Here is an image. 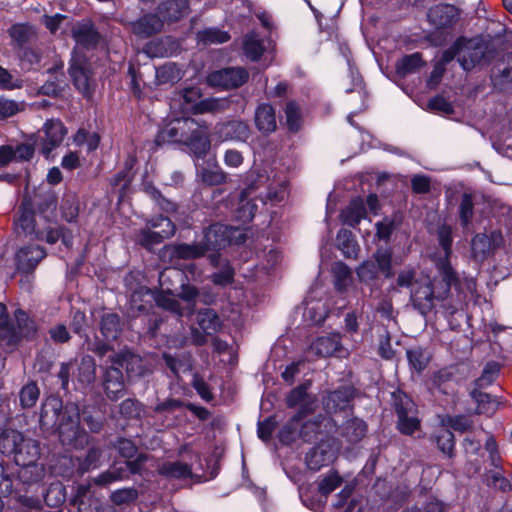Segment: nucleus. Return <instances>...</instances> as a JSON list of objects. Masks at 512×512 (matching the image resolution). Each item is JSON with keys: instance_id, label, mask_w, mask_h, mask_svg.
Returning a JSON list of instances; mask_svg holds the SVG:
<instances>
[{"instance_id": "1", "label": "nucleus", "mask_w": 512, "mask_h": 512, "mask_svg": "<svg viewBox=\"0 0 512 512\" xmlns=\"http://www.w3.org/2000/svg\"><path fill=\"white\" fill-rule=\"evenodd\" d=\"M438 270L441 274L440 279H431L424 273L418 274L413 266H406L397 274V286L410 289L411 301L424 315L437 304H440L448 314L452 315L457 311L455 305L446 303L451 285L457 282V275L447 262L441 263Z\"/></svg>"}, {"instance_id": "2", "label": "nucleus", "mask_w": 512, "mask_h": 512, "mask_svg": "<svg viewBox=\"0 0 512 512\" xmlns=\"http://www.w3.org/2000/svg\"><path fill=\"white\" fill-rule=\"evenodd\" d=\"M40 425L43 429H57L63 444L77 447L88 441V435L80 428V410L75 403L65 406L59 398L49 397L41 407Z\"/></svg>"}, {"instance_id": "3", "label": "nucleus", "mask_w": 512, "mask_h": 512, "mask_svg": "<svg viewBox=\"0 0 512 512\" xmlns=\"http://www.w3.org/2000/svg\"><path fill=\"white\" fill-rule=\"evenodd\" d=\"M165 142L187 145L199 157L205 156L211 146L208 126L190 117L175 119L162 129L156 143L161 145Z\"/></svg>"}, {"instance_id": "4", "label": "nucleus", "mask_w": 512, "mask_h": 512, "mask_svg": "<svg viewBox=\"0 0 512 512\" xmlns=\"http://www.w3.org/2000/svg\"><path fill=\"white\" fill-rule=\"evenodd\" d=\"M17 233H23L40 241H46L49 244L56 243L62 238L66 246L70 245V239L63 234V229L55 223H47L45 219H40V214H34L24 205L20 207L19 216L15 222Z\"/></svg>"}, {"instance_id": "5", "label": "nucleus", "mask_w": 512, "mask_h": 512, "mask_svg": "<svg viewBox=\"0 0 512 512\" xmlns=\"http://www.w3.org/2000/svg\"><path fill=\"white\" fill-rule=\"evenodd\" d=\"M460 45L459 64L465 71L489 64L495 57L494 47L480 37L458 39Z\"/></svg>"}, {"instance_id": "6", "label": "nucleus", "mask_w": 512, "mask_h": 512, "mask_svg": "<svg viewBox=\"0 0 512 512\" xmlns=\"http://www.w3.org/2000/svg\"><path fill=\"white\" fill-rule=\"evenodd\" d=\"M311 383L308 381L307 383L301 384L290 391L286 398V404L288 407L293 408L296 406H300L297 414L291 419L290 423H288L281 432V440L284 441L286 438V434H292L296 429V425L299 421H301L306 415L313 412L316 398L310 397L307 393Z\"/></svg>"}, {"instance_id": "7", "label": "nucleus", "mask_w": 512, "mask_h": 512, "mask_svg": "<svg viewBox=\"0 0 512 512\" xmlns=\"http://www.w3.org/2000/svg\"><path fill=\"white\" fill-rule=\"evenodd\" d=\"M394 397V407L398 416V428L401 433L411 435L420 428L417 407L413 400L402 392L394 394Z\"/></svg>"}, {"instance_id": "8", "label": "nucleus", "mask_w": 512, "mask_h": 512, "mask_svg": "<svg viewBox=\"0 0 512 512\" xmlns=\"http://www.w3.org/2000/svg\"><path fill=\"white\" fill-rule=\"evenodd\" d=\"M249 78L248 71L243 67H228L210 73L207 77L209 85L232 89L242 86Z\"/></svg>"}, {"instance_id": "9", "label": "nucleus", "mask_w": 512, "mask_h": 512, "mask_svg": "<svg viewBox=\"0 0 512 512\" xmlns=\"http://www.w3.org/2000/svg\"><path fill=\"white\" fill-rule=\"evenodd\" d=\"M213 136L219 142H245L250 137V128L248 124L242 120H230L217 123L213 129Z\"/></svg>"}, {"instance_id": "10", "label": "nucleus", "mask_w": 512, "mask_h": 512, "mask_svg": "<svg viewBox=\"0 0 512 512\" xmlns=\"http://www.w3.org/2000/svg\"><path fill=\"white\" fill-rule=\"evenodd\" d=\"M43 136L41 139V152L45 157H49L50 153L61 145L67 129L60 120H48L42 128Z\"/></svg>"}, {"instance_id": "11", "label": "nucleus", "mask_w": 512, "mask_h": 512, "mask_svg": "<svg viewBox=\"0 0 512 512\" xmlns=\"http://www.w3.org/2000/svg\"><path fill=\"white\" fill-rule=\"evenodd\" d=\"M205 255V248L199 242L192 244H170L166 245L161 250V258L164 261L173 263L175 260H192Z\"/></svg>"}, {"instance_id": "12", "label": "nucleus", "mask_w": 512, "mask_h": 512, "mask_svg": "<svg viewBox=\"0 0 512 512\" xmlns=\"http://www.w3.org/2000/svg\"><path fill=\"white\" fill-rule=\"evenodd\" d=\"M459 9L447 3H441L431 7L427 12V20L436 29L450 28L459 20Z\"/></svg>"}, {"instance_id": "13", "label": "nucleus", "mask_w": 512, "mask_h": 512, "mask_svg": "<svg viewBox=\"0 0 512 512\" xmlns=\"http://www.w3.org/2000/svg\"><path fill=\"white\" fill-rule=\"evenodd\" d=\"M355 396V389L352 386H342L330 391L322 399V404L327 413L343 411L350 406Z\"/></svg>"}, {"instance_id": "14", "label": "nucleus", "mask_w": 512, "mask_h": 512, "mask_svg": "<svg viewBox=\"0 0 512 512\" xmlns=\"http://www.w3.org/2000/svg\"><path fill=\"white\" fill-rule=\"evenodd\" d=\"M229 229L223 224H213L204 231L203 239L199 242L205 248V254L209 251H217L229 242Z\"/></svg>"}, {"instance_id": "15", "label": "nucleus", "mask_w": 512, "mask_h": 512, "mask_svg": "<svg viewBox=\"0 0 512 512\" xmlns=\"http://www.w3.org/2000/svg\"><path fill=\"white\" fill-rule=\"evenodd\" d=\"M491 81L499 90H505L512 84V54L505 55L493 67Z\"/></svg>"}, {"instance_id": "16", "label": "nucleus", "mask_w": 512, "mask_h": 512, "mask_svg": "<svg viewBox=\"0 0 512 512\" xmlns=\"http://www.w3.org/2000/svg\"><path fill=\"white\" fill-rule=\"evenodd\" d=\"M70 76L73 79L75 87L83 94L90 91V73L86 67V61L82 57L74 56L71 59L69 68Z\"/></svg>"}, {"instance_id": "17", "label": "nucleus", "mask_w": 512, "mask_h": 512, "mask_svg": "<svg viewBox=\"0 0 512 512\" xmlns=\"http://www.w3.org/2000/svg\"><path fill=\"white\" fill-rule=\"evenodd\" d=\"M130 27L135 35L146 38L160 32L163 27V21L156 14H148L137 21L131 22Z\"/></svg>"}, {"instance_id": "18", "label": "nucleus", "mask_w": 512, "mask_h": 512, "mask_svg": "<svg viewBox=\"0 0 512 512\" xmlns=\"http://www.w3.org/2000/svg\"><path fill=\"white\" fill-rule=\"evenodd\" d=\"M254 120L262 134L273 133L277 128L275 109L270 104H260L256 108Z\"/></svg>"}, {"instance_id": "19", "label": "nucleus", "mask_w": 512, "mask_h": 512, "mask_svg": "<svg viewBox=\"0 0 512 512\" xmlns=\"http://www.w3.org/2000/svg\"><path fill=\"white\" fill-rule=\"evenodd\" d=\"M105 392L111 400H117L124 395V380L122 371L118 367L107 369L104 380Z\"/></svg>"}, {"instance_id": "20", "label": "nucleus", "mask_w": 512, "mask_h": 512, "mask_svg": "<svg viewBox=\"0 0 512 512\" xmlns=\"http://www.w3.org/2000/svg\"><path fill=\"white\" fill-rule=\"evenodd\" d=\"M46 256L45 250L40 246H28L17 253L18 268L23 271L33 270Z\"/></svg>"}, {"instance_id": "21", "label": "nucleus", "mask_w": 512, "mask_h": 512, "mask_svg": "<svg viewBox=\"0 0 512 512\" xmlns=\"http://www.w3.org/2000/svg\"><path fill=\"white\" fill-rule=\"evenodd\" d=\"M72 35L77 44L86 48L94 47L100 38L99 33L90 21L77 24L72 30Z\"/></svg>"}, {"instance_id": "22", "label": "nucleus", "mask_w": 512, "mask_h": 512, "mask_svg": "<svg viewBox=\"0 0 512 512\" xmlns=\"http://www.w3.org/2000/svg\"><path fill=\"white\" fill-rule=\"evenodd\" d=\"M340 347V337L337 334L317 338L309 347L308 352L317 357H328Z\"/></svg>"}, {"instance_id": "23", "label": "nucleus", "mask_w": 512, "mask_h": 512, "mask_svg": "<svg viewBox=\"0 0 512 512\" xmlns=\"http://www.w3.org/2000/svg\"><path fill=\"white\" fill-rule=\"evenodd\" d=\"M189 11L188 0H167L159 6V14L167 21H178Z\"/></svg>"}, {"instance_id": "24", "label": "nucleus", "mask_w": 512, "mask_h": 512, "mask_svg": "<svg viewBox=\"0 0 512 512\" xmlns=\"http://www.w3.org/2000/svg\"><path fill=\"white\" fill-rule=\"evenodd\" d=\"M40 457L39 443L31 438H25L14 455L17 465H27L38 461Z\"/></svg>"}, {"instance_id": "25", "label": "nucleus", "mask_w": 512, "mask_h": 512, "mask_svg": "<svg viewBox=\"0 0 512 512\" xmlns=\"http://www.w3.org/2000/svg\"><path fill=\"white\" fill-rule=\"evenodd\" d=\"M366 215L365 204L360 197L352 199L341 213L343 223L351 227H356L362 219L366 218Z\"/></svg>"}, {"instance_id": "26", "label": "nucleus", "mask_w": 512, "mask_h": 512, "mask_svg": "<svg viewBox=\"0 0 512 512\" xmlns=\"http://www.w3.org/2000/svg\"><path fill=\"white\" fill-rule=\"evenodd\" d=\"M158 473L166 478L187 479L192 477V466L181 461L165 462L158 467Z\"/></svg>"}, {"instance_id": "27", "label": "nucleus", "mask_w": 512, "mask_h": 512, "mask_svg": "<svg viewBox=\"0 0 512 512\" xmlns=\"http://www.w3.org/2000/svg\"><path fill=\"white\" fill-rule=\"evenodd\" d=\"M21 339L13 323L3 320L0 322V350L13 351Z\"/></svg>"}, {"instance_id": "28", "label": "nucleus", "mask_w": 512, "mask_h": 512, "mask_svg": "<svg viewBox=\"0 0 512 512\" xmlns=\"http://www.w3.org/2000/svg\"><path fill=\"white\" fill-rule=\"evenodd\" d=\"M24 440L25 437L19 431L13 429L5 430L0 435V451L3 454L15 455Z\"/></svg>"}, {"instance_id": "29", "label": "nucleus", "mask_w": 512, "mask_h": 512, "mask_svg": "<svg viewBox=\"0 0 512 512\" xmlns=\"http://www.w3.org/2000/svg\"><path fill=\"white\" fill-rule=\"evenodd\" d=\"M184 273L176 268H166L159 274V284L163 292L173 293L177 284L185 280Z\"/></svg>"}, {"instance_id": "30", "label": "nucleus", "mask_w": 512, "mask_h": 512, "mask_svg": "<svg viewBox=\"0 0 512 512\" xmlns=\"http://www.w3.org/2000/svg\"><path fill=\"white\" fill-rule=\"evenodd\" d=\"M16 330L21 338H34L37 334V325L33 319L22 309H17L14 313Z\"/></svg>"}, {"instance_id": "31", "label": "nucleus", "mask_w": 512, "mask_h": 512, "mask_svg": "<svg viewBox=\"0 0 512 512\" xmlns=\"http://www.w3.org/2000/svg\"><path fill=\"white\" fill-rule=\"evenodd\" d=\"M196 320L200 328L207 335L216 333L221 327V322L217 313L209 308L199 311L197 313Z\"/></svg>"}, {"instance_id": "32", "label": "nucleus", "mask_w": 512, "mask_h": 512, "mask_svg": "<svg viewBox=\"0 0 512 512\" xmlns=\"http://www.w3.org/2000/svg\"><path fill=\"white\" fill-rule=\"evenodd\" d=\"M332 274L334 277V286L336 290L343 292L351 285L352 270L344 262H335L332 265Z\"/></svg>"}, {"instance_id": "33", "label": "nucleus", "mask_w": 512, "mask_h": 512, "mask_svg": "<svg viewBox=\"0 0 512 512\" xmlns=\"http://www.w3.org/2000/svg\"><path fill=\"white\" fill-rule=\"evenodd\" d=\"M337 246L346 258H357L359 246L351 231L341 229L337 234Z\"/></svg>"}, {"instance_id": "34", "label": "nucleus", "mask_w": 512, "mask_h": 512, "mask_svg": "<svg viewBox=\"0 0 512 512\" xmlns=\"http://www.w3.org/2000/svg\"><path fill=\"white\" fill-rule=\"evenodd\" d=\"M424 64L422 55L415 52L399 59L396 63V71L399 75L405 76L417 72Z\"/></svg>"}, {"instance_id": "35", "label": "nucleus", "mask_w": 512, "mask_h": 512, "mask_svg": "<svg viewBox=\"0 0 512 512\" xmlns=\"http://www.w3.org/2000/svg\"><path fill=\"white\" fill-rule=\"evenodd\" d=\"M21 468L18 472L19 479L26 484H33L40 482L45 476V468L43 464L38 461L27 464L19 465Z\"/></svg>"}, {"instance_id": "36", "label": "nucleus", "mask_w": 512, "mask_h": 512, "mask_svg": "<svg viewBox=\"0 0 512 512\" xmlns=\"http://www.w3.org/2000/svg\"><path fill=\"white\" fill-rule=\"evenodd\" d=\"M244 54L251 61H257L264 52L262 40L255 32H250L243 39Z\"/></svg>"}, {"instance_id": "37", "label": "nucleus", "mask_w": 512, "mask_h": 512, "mask_svg": "<svg viewBox=\"0 0 512 512\" xmlns=\"http://www.w3.org/2000/svg\"><path fill=\"white\" fill-rule=\"evenodd\" d=\"M366 423L358 418L348 420L343 427L342 435L350 442H359L366 434Z\"/></svg>"}, {"instance_id": "38", "label": "nucleus", "mask_w": 512, "mask_h": 512, "mask_svg": "<svg viewBox=\"0 0 512 512\" xmlns=\"http://www.w3.org/2000/svg\"><path fill=\"white\" fill-rule=\"evenodd\" d=\"M60 211L62 218L67 222H75L79 214V203L77 196L73 193L64 194L60 204Z\"/></svg>"}, {"instance_id": "39", "label": "nucleus", "mask_w": 512, "mask_h": 512, "mask_svg": "<svg viewBox=\"0 0 512 512\" xmlns=\"http://www.w3.org/2000/svg\"><path fill=\"white\" fill-rule=\"evenodd\" d=\"M374 263L379 272H381L385 278H391L394 276L392 268V252L388 248H379L373 254Z\"/></svg>"}, {"instance_id": "40", "label": "nucleus", "mask_w": 512, "mask_h": 512, "mask_svg": "<svg viewBox=\"0 0 512 512\" xmlns=\"http://www.w3.org/2000/svg\"><path fill=\"white\" fill-rule=\"evenodd\" d=\"M100 329L106 340H115L121 331L119 316L114 313L103 315Z\"/></svg>"}, {"instance_id": "41", "label": "nucleus", "mask_w": 512, "mask_h": 512, "mask_svg": "<svg viewBox=\"0 0 512 512\" xmlns=\"http://www.w3.org/2000/svg\"><path fill=\"white\" fill-rule=\"evenodd\" d=\"M331 456L323 445L313 447L306 455L307 466L311 470L317 471L331 460Z\"/></svg>"}, {"instance_id": "42", "label": "nucleus", "mask_w": 512, "mask_h": 512, "mask_svg": "<svg viewBox=\"0 0 512 512\" xmlns=\"http://www.w3.org/2000/svg\"><path fill=\"white\" fill-rule=\"evenodd\" d=\"M77 380L82 385H89L95 380L96 364L94 359L86 355L82 357L78 366Z\"/></svg>"}, {"instance_id": "43", "label": "nucleus", "mask_w": 512, "mask_h": 512, "mask_svg": "<svg viewBox=\"0 0 512 512\" xmlns=\"http://www.w3.org/2000/svg\"><path fill=\"white\" fill-rule=\"evenodd\" d=\"M228 107V101L220 98H206L198 101L192 107L195 114L223 111Z\"/></svg>"}, {"instance_id": "44", "label": "nucleus", "mask_w": 512, "mask_h": 512, "mask_svg": "<svg viewBox=\"0 0 512 512\" xmlns=\"http://www.w3.org/2000/svg\"><path fill=\"white\" fill-rule=\"evenodd\" d=\"M434 438L438 448L444 454L452 457L455 447L454 434L449 429L442 427L437 431Z\"/></svg>"}, {"instance_id": "45", "label": "nucleus", "mask_w": 512, "mask_h": 512, "mask_svg": "<svg viewBox=\"0 0 512 512\" xmlns=\"http://www.w3.org/2000/svg\"><path fill=\"white\" fill-rule=\"evenodd\" d=\"M56 204V197L53 193L43 195L41 201L37 203L40 219H45L47 223H52L51 217H54Z\"/></svg>"}, {"instance_id": "46", "label": "nucleus", "mask_w": 512, "mask_h": 512, "mask_svg": "<svg viewBox=\"0 0 512 512\" xmlns=\"http://www.w3.org/2000/svg\"><path fill=\"white\" fill-rule=\"evenodd\" d=\"M438 240L439 244L443 248L444 251V257L437 263V267L439 268V265L443 262H449V256L451 254V246H452V229L450 226L442 225L438 228Z\"/></svg>"}, {"instance_id": "47", "label": "nucleus", "mask_w": 512, "mask_h": 512, "mask_svg": "<svg viewBox=\"0 0 512 512\" xmlns=\"http://www.w3.org/2000/svg\"><path fill=\"white\" fill-rule=\"evenodd\" d=\"M198 39L204 44H222L230 39V35L216 28H209L198 33Z\"/></svg>"}, {"instance_id": "48", "label": "nucleus", "mask_w": 512, "mask_h": 512, "mask_svg": "<svg viewBox=\"0 0 512 512\" xmlns=\"http://www.w3.org/2000/svg\"><path fill=\"white\" fill-rule=\"evenodd\" d=\"M500 372V364L497 362H488L483 368L481 376L476 380L479 388H484L492 384L498 377Z\"/></svg>"}, {"instance_id": "49", "label": "nucleus", "mask_w": 512, "mask_h": 512, "mask_svg": "<svg viewBox=\"0 0 512 512\" xmlns=\"http://www.w3.org/2000/svg\"><path fill=\"white\" fill-rule=\"evenodd\" d=\"M39 388L31 382L22 387L20 391V404L23 408H30L36 404L39 398Z\"/></svg>"}, {"instance_id": "50", "label": "nucleus", "mask_w": 512, "mask_h": 512, "mask_svg": "<svg viewBox=\"0 0 512 512\" xmlns=\"http://www.w3.org/2000/svg\"><path fill=\"white\" fill-rule=\"evenodd\" d=\"M321 421L322 418L320 416L306 421L300 429V437L306 442H311L317 439L321 429Z\"/></svg>"}, {"instance_id": "51", "label": "nucleus", "mask_w": 512, "mask_h": 512, "mask_svg": "<svg viewBox=\"0 0 512 512\" xmlns=\"http://www.w3.org/2000/svg\"><path fill=\"white\" fill-rule=\"evenodd\" d=\"M126 477V469L124 467L113 468L107 470L93 479L96 485H107L115 481L122 480Z\"/></svg>"}, {"instance_id": "52", "label": "nucleus", "mask_w": 512, "mask_h": 512, "mask_svg": "<svg viewBox=\"0 0 512 512\" xmlns=\"http://www.w3.org/2000/svg\"><path fill=\"white\" fill-rule=\"evenodd\" d=\"M473 201L470 194H464L459 206L460 223L464 228H468L473 217Z\"/></svg>"}, {"instance_id": "53", "label": "nucleus", "mask_w": 512, "mask_h": 512, "mask_svg": "<svg viewBox=\"0 0 512 512\" xmlns=\"http://www.w3.org/2000/svg\"><path fill=\"white\" fill-rule=\"evenodd\" d=\"M138 498V491L133 487L122 488L112 492L110 499L115 505H124L134 502Z\"/></svg>"}, {"instance_id": "54", "label": "nucleus", "mask_w": 512, "mask_h": 512, "mask_svg": "<svg viewBox=\"0 0 512 512\" xmlns=\"http://www.w3.org/2000/svg\"><path fill=\"white\" fill-rule=\"evenodd\" d=\"M356 273L361 282L369 283L377 279L379 271L372 260H367L359 265Z\"/></svg>"}, {"instance_id": "55", "label": "nucleus", "mask_w": 512, "mask_h": 512, "mask_svg": "<svg viewBox=\"0 0 512 512\" xmlns=\"http://www.w3.org/2000/svg\"><path fill=\"white\" fill-rule=\"evenodd\" d=\"M407 358L409 364L418 372L424 370L428 364V357L420 347L407 350Z\"/></svg>"}, {"instance_id": "56", "label": "nucleus", "mask_w": 512, "mask_h": 512, "mask_svg": "<svg viewBox=\"0 0 512 512\" xmlns=\"http://www.w3.org/2000/svg\"><path fill=\"white\" fill-rule=\"evenodd\" d=\"M286 123L291 131H297L300 128L301 114L299 106L291 101L285 107Z\"/></svg>"}, {"instance_id": "57", "label": "nucleus", "mask_w": 512, "mask_h": 512, "mask_svg": "<svg viewBox=\"0 0 512 512\" xmlns=\"http://www.w3.org/2000/svg\"><path fill=\"white\" fill-rule=\"evenodd\" d=\"M343 480L336 472H331L326 475L320 482L318 486V490L322 495H328L337 489Z\"/></svg>"}, {"instance_id": "58", "label": "nucleus", "mask_w": 512, "mask_h": 512, "mask_svg": "<svg viewBox=\"0 0 512 512\" xmlns=\"http://www.w3.org/2000/svg\"><path fill=\"white\" fill-rule=\"evenodd\" d=\"M149 223L152 228H159L162 237H165V239L172 237L176 232V226L168 217L159 216L150 220Z\"/></svg>"}, {"instance_id": "59", "label": "nucleus", "mask_w": 512, "mask_h": 512, "mask_svg": "<svg viewBox=\"0 0 512 512\" xmlns=\"http://www.w3.org/2000/svg\"><path fill=\"white\" fill-rule=\"evenodd\" d=\"M156 303L159 307L176 313L177 315H183L179 302L174 298V292L168 293L163 292L155 298Z\"/></svg>"}, {"instance_id": "60", "label": "nucleus", "mask_w": 512, "mask_h": 512, "mask_svg": "<svg viewBox=\"0 0 512 512\" xmlns=\"http://www.w3.org/2000/svg\"><path fill=\"white\" fill-rule=\"evenodd\" d=\"M165 237H162L160 231L142 229L138 236V242L146 249H151L154 245L160 244Z\"/></svg>"}, {"instance_id": "61", "label": "nucleus", "mask_w": 512, "mask_h": 512, "mask_svg": "<svg viewBox=\"0 0 512 512\" xmlns=\"http://www.w3.org/2000/svg\"><path fill=\"white\" fill-rule=\"evenodd\" d=\"M23 109V103H18L14 100H10L5 97H0V116L2 118L14 116Z\"/></svg>"}, {"instance_id": "62", "label": "nucleus", "mask_w": 512, "mask_h": 512, "mask_svg": "<svg viewBox=\"0 0 512 512\" xmlns=\"http://www.w3.org/2000/svg\"><path fill=\"white\" fill-rule=\"evenodd\" d=\"M78 512H114V510L110 507L103 506L97 498H89L88 501H80L78 504Z\"/></svg>"}, {"instance_id": "63", "label": "nucleus", "mask_w": 512, "mask_h": 512, "mask_svg": "<svg viewBox=\"0 0 512 512\" xmlns=\"http://www.w3.org/2000/svg\"><path fill=\"white\" fill-rule=\"evenodd\" d=\"M101 456L102 450L99 447L89 448L85 458L80 463V468L84 471H88L91 468L97 467Z\"/></svg>"}, {"instance_id": "64", "label": "nucleus", "mask_w": 512, "mask_h": 512, "mask_svg": "<svg viewBox=\"0 0 512 512\" xmlns=\"http://www.w3.org/2000/svg\"><path fill=\"white\" fill-rule=\"evenodd\" d=\"M234 270L230 265H226L220 271L215 272L211 276V280L214 284L220 286H226L233 282Z\"/></svg>"}]
</instances>
